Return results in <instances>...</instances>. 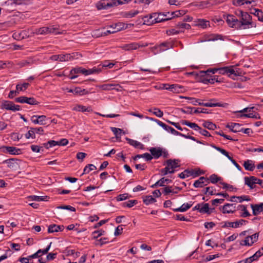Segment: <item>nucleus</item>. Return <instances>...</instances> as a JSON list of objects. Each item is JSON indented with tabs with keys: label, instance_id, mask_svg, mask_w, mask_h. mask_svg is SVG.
I'll return each mask as SVG.
<instances>
[{
	"label": "nucleus",
	"instance_id": "28",
	"mask_svg": "<svg viewBox=\"0 0 263 263\" xmlns=\"http://www.w3.org/2000/svg\"><path fill=\"white\" fill-rule=\"evenodd\" d=\"M194 175V170H185L183 172L179 174V177L180 178L184 179L191 176Z\"/></svg>",
	"mask_w": 263,
	"mask_h": 263
},
{
	"label": "nucleus",
	"instance_id": "34",
	"mask_svg": "<svg viewBox=\"0 0 263 263\" xmlns=\"http://www.w3.org/2000/svg\"><path fill=\"white\" fill-rule=\"evenodd\" d=\"M143 201L146 205H148L156 202V200L152 196L148 195L143 197Z\"/></svg>",
	"mask_w": 263,
	"mask_h": 263
},
{
	"label": "nucleus",
	"instance_id": "55",
	"mask_svg": "<svg viewBox=\"0 0 263 263\" xmlns=\"http://www.w3.org/2000/svg\"><path fill=\"white\" fill-rule=\"evenodd\" d=\"M163 193L164 195H167L169 193L177 194L178 193L177 191H174V189H172L171 186L165 187L163 189Z\"/></svg>",
	"mask_w": 263,
	"mask_h": 263
},
{
	"label": "nucleus",
	"instance_id": "26",
	"mask_svg": "<svg viewBox=\"0 0 263 263\" xmlns=\"http://www.w3.org/2000/svg\"><path fill=\"white\" fill-rule=\"evenodd\" d=\"M193 203L192 202H190V203H184L180 207L174 209V211L175 212H185L192 206Z\"/></svg>",
	"mask_w": 263,
	"mask_h": 263
},
{
	"label": "nucleus",
	"instance_id": "43",
	"mask_svg": "<svg viewBox=\"0 0 263 263\" xmlns=\"http://www.w3.org/2000/svg\"><path fill=\"white\" fill-rule=\"evenodd\" d=\"M211 146L212 147H213L214 148H215V149H216L217 151L220 152L223 155L226 156L228 159H230L231 156H230L229 153L228 152H227L225 149H224L221 147L216 146L214 144H211Z\"/></svg>",
	"mask_w": 263,
	"mask_h": 263
},
{
	"label": "nucleus",
	"instance_id": "61",
	"mask_svg": "<svg viewBox=\"0 0 263 263\" xmlns=\"http://www.w3.org/2000/svg\"><path fill=\"white\" fill-rule=\"evenodd\" d=\"M248 221L246 220L240 219L238 221L234 222V228H238L240 226L245 225Z\"/></svg>",
	"mask_w": 263,
	"mask_h": 263
},
{
	"label": "nucleus",
	"instance_id": "58",
	"mask_svg": "<svg viewBox=\"0 0 263 263\" xmlns=\"http://www.w3.org/2000/svg\"><path fill=\"white\" fill-rule=\"evenodd\" d=\"M105 231L102 230L95 231L92 233L93 237L94 239H97L100 236L104 235Z\"/></svg>",
	"mask_w": 263,
	"mask_h": 263
},
{
	"label": "nucleus",
	"instance_id": "11",
	"mask_svg": "<svg viewBox=\"0 0 263 263\" xmlns=\"http://www.w3.org/2000/svg\"><path fill=\"white\" fill-rule=\"evenodd\" d=\"M209 184L208 178L200 177L199 179L196 180L194 183V186L196 188L203 187Z\"/></svg>",
	"mask_w": 263,
	"mask_h": 263
},
{
	"label": "nucleus",
	"instance_id": "25",
	"mask_svg": "<svg viewBox=\"0 0 263 263\" xmlns=\"http://www.w3.org/2000/svg\"><path fill=\"white\" fill-rule=\"evenodd\" d=\"M4 163H7L8 167L12 169H16L18 166L17 160L14 159H9L5 160Z\"/></svg>",
	"mask_w": 263,
	"mask_h": 263
},
{
	"label": "nucleus",
	"instance_id": "4",
	"mask_svg": "<svg viewBox=\"0 0 263 263\" xmlns=\"http://www.w3.org/2000/svg\"><path fill=\"white\" fill-rule=\"evenodd\" d=\"M78 55L77 53H72L71 54H58L53 55L50 57V59L53 61H59L60 62H66L71 61L74 59L77 58L76 57Z\"/></svg>",
	"mask_w": 263,
	"mask_h": 263
},
{
	"label": "nucleus",
	"instance_id": "31",
	"mask_svg": "<svg viewBox=\"0 0 263 263\" xmlns=\"http://www.w3.org/2000/svg\"><path fill=\"white\" fill-rule=\"evenodd\" d=\"M181 123L183 125H187L195 130L198 131L199 129H200V127L195 123L190 122L187 120H183L181 121Z\"/></svg>",
	"mask_w": 263,
	"mask_h": 263
},
{
	"label": "nucleus",
	"instance_id": "32",
	"mask_svg": "<svg viewBox=\"0 0 263 263\" xmlns=\"http://www.w3.org/2000/svg\"><path fill=\"white\" fill-rule=\"evenodd\" d=\"M81 67H76L72 68L70 72V76H69V79L73 80L77 78L78 76L76 74L81 73Z\"/></svg>",
	"mask_w": 263,
	"mask_h": 263
},
{
	"label": "nucleus",
	"instance_id": "9",
	"mask_svg": "<svg viewBox=\"0 0 263 263\" xmlns=\"http://www.w3.org/2000/svg\"><path fill=\"white\" fill-rule=\"evenodd\" d=\"M162 89L168 90L174 93H179L182 91V87L177 84H163Z\"/></svg>",
	"mask_w": 263,
	"mask_h": 263
},
{
	"label": "nucleus",
	"instance_id": "7",
	"mask_svg": "<svg viewBox=\"0 0 263 263\" xmlns=\"http://www.w3.org/2000/svg\"><path fill=\"white\" fill-rule=\"evenodd\" d=\"M16 102L20 103H27L30 105H37L39 102L33 97L21 96L15 99Z\"/></svg>",
	"mask_w": 263,
	"mask_h": 263
},
{
	"label": "nucleus",
	"instance_id": "21",
	"mask_svg": "<svg viewBox=\"0 0 263 263\" xmlns=\"http://www.w3.org/2000/svg\"><path fill=\"white\" fill-rule=\"evenodd\" d=\"M154 13L148 15H145L142 17L144 24L151 25L155 24V21L154 17Z\"/></svg>",
	"mask_w": 263,
	"mask_h": 263
},
{
	"label": "nucleus",
	"instance_id": "14",
	"mask_svg": "<svg viewBox=\"0 0 263 263\" xmlns=\"http://www.w3.org/2000/svg\"><path fill=\"white\" fill-rule=\"evenodd\" d=\"M236 211L233 204L226 203L222 206V212L224 214L234 213Z\"/></svg>",
	"mask_w": 263,
	"mask_h": 263
},
{
	"label": "nucleus",
	"instance_id": "13",
	"mask_svg": "<svg viewBox=\"0 0 263 263\" xmlns=\"http://www.w3.org/2000/svg\"><path fill=\"white\" fill-rule=\"evenodd\" d=\"M201 206L199 208V212L202 214H210L212 213L214 209H210L209 204L207 203H200Z\"/></svg>",
	"mask_w": 263,
	"mask_h": 263
},
{
	"label": "nucleus",
	"instance_id": "33",
	"mask_svg": "<svg viewBox=\"0 0 263 263\" xmlns=\"http://www.w3.org/2000/svg\"><path fill=\"white\" fill-rule=\"evenodd\" d=\"M198 105L204 106L205 107H224V105L222 103H203L201 102L200 101H199Z\"/></svg>",
	"mask_w": 263,
	"mask_h": 263
},
{
	"label": "nucleus",
	"instance_id": "47",
	"mask_svg": "<svg viewBox=\"0 0 263 263\" xmlns=\"http://www.w3.org/2000/svg\"><path fill=\"white\" fill-rule=\"evenodd\" d=\"M139 12L138 10H132L129 12H125L123 14V16L126 18H132L138 14Z\"/></svg>",
	"mask_w": 263,
	"mask_h": 263
},
{
	"label": "nucleus",
	"instance_id": "30",
	"mask_svg": "<svg viewBox=\"0 0 263 263\" xmlns=\"http://www.w3.org/2000/svg\"><path fill=\"white\" fill-rule=\"evenodd\" d=\"M122 48L125 50H132L139 48V46L138 45V43L134 42L125 44L122 47Z\"/></svg>",
	"mask_w": 263,
	"mask_h": 263
},
{
	"label": "nucleus",
	"instance_id": "57",
	"mask_svg": "<svg viewBox=\"0 0 263 263\" xmlns=\"http://www.w3.org/2000/svg\"><path fill=\"white\" fill-rule=\"evenodd\" d=\"M108 242V238L104 237L101 238L100 239L97 240L95 242L96 246H102Z\"/></svg>",
	"mask_w": 263,
	"mask_h": 263
},
{
	"label": "nucleus",
	"instance_id": "27",
	"mask_svg": "<svg viewBox=\"0 0 263 263\" xmlns=\"http://www.w3.org/2000/svg\"><path fill=\"white\" fill-rule=\"evenodd\" d=\"M154 16L155 23L165 21L163 12L154 13Z\"/></svg>",
	"mask_w": 263,
	"mask_h": 263
},
{
	"label": "nucleus",
	"instance_id": "22",
	"mask_svg": "<svg viewBox=\"0 0 263 263\" xmlns=\"http://www.w3.org/2000/svg\"><path fill=\"white\" fill-rule=\"evenodd\" d=\"M237 209L241 211L240 215L241 217H247L251 215L247 210V206L246 205L240 204L237 206Z\"/></svg>",
	"mask_w": 263,
	"mask_h": 263
},
{
	"label": "nucleus",
	"instance_id": "40",
	"mask_svg": "<svg viewBox=\"0 0 263 263\" xmlns=\"http://www.w3.org/2000/svg\"><path fill=\"white\" fill-rule=\"evenodd\" d=\"M145 118L149 120H151V121H155L159 125L161 126L165 130H167V129L168 128V127L169 126L166 125L165 124H164V123H163L162 122H161V121L155 119L153 118L148 117L146 116Z\"/></svg>",
	"mask_w": 263,
	"mask_h": 263
},
{
	"label": "nucleus",
	"instance_id": "53",
	"mask_svg": "<svg viewBox=\"0 0 263 263\" xmlns=\"http://www.w3.org/2000/svg\"><path fill=\"white\" fill-rule=\"evenodd\" d=\"M197 25L200 26L202 28H205L208 26H210V23L209 21L204 20H199Z\"/></svg>",
	"mask_w": 263,
	"mask_h": 263
},
{
	"label": "nucleus",
	"instance_id": "3",
	"mask_svg": "<svg viewBox=\"0 0 263 263\" xmlns=\"http://www.w3.org/2000/svg\"><path fill=\"white\" fill-rule=\"evenodd\" d=\"M211 73L213 74V69L200 71L199 76L200 77L201 81L205 84L208 83L214 84L216 82L215 78H214L213 76H211Z\"/></svg>",
	"mask_w": 263,
	"mask_h": 263
},
{
	"label": "nucleus",
	"instance_id": "39",
	"mask_svg": "<svg viewBox=\"0 0 263 263\" xmlns=\"http://www.w3.org/2000/svg\"><path fill=\"white\" fill-rule=\"evenodd\" d=\"M114 26L116 27L115 29H114V30H110V31H109V32H117L120 31L122 29H124V28H126V27L125 26V25L124 23H120V22L114 24Z\"/></svg>",
	"mask_w": 263,
	"mask_h": 263
},
{
	"label": "nucleus",
	"instance_id": "19",
	"mask_svg": "<svg viewBox=\"0 0 263 263\" xmlns=\"http://www.w3.org/2000/svg\"><path fill=\"white\" fill-rule=\"evenodd\" d=\"M241 125L239 123H231L228 124L226 127L230 129L233 133H238L243 130V128L240 127Z\"/></svg>",
	"mask_w": 263,
	"mask_h": 263
},
{
	"label": "nucleus",
	"instance_id": "23",
	"mask_svg": "<svg viewBox=\"0 0 263 263\" xmlns=\"http://www.w3.org/2000/svg\"><path fill=\"white\" fill-rule=\"evenodd\" d=\"M152 156L158 159L162 155V150L160 148L152 147L149 149Z\"/></svg>",
	"mask_w": 263,
	"mask_h": 263
},
{
	"label": "nucleus",
	"instance_id": "29",
	"mask_svg": "<svg viewBox=\"0 0 263 263\" xmlns=\"http://www.w3.org/2000/svg\"><path fill=\"white\" fill-rule=\"evenodd\" d=\"M243 166L246 170L253 171L255 168V165L251 160H247L243 163Z\"/></svg>",
	"mask_w": 263,
	"mask_h": 263
},
{
	"label": "nucleus",
	"instance_id": "51",
	"mask_svg": "<svg viewBox=\"0 0 263 263\" xmlns=\"http://www.w3.org/2000/svg\"><path fill=\"white\" fill-rule=\"evenodd\" d=\"M166 131L170 132L171 133H172V134H173L174 135L180 136H182L183 137H187L186 136V135L177 132L174 128H173V127H172L171 126H168Z\"/></svg>",
	"mask_w": 263,
	"mask_h": 263
},
{
	"label": "nucleus",
	"instance_id": "49",
	"mask_svg": "<svg viewBox=\"0 0 263 263\" xmlns=\"http://www.w3.org/2000/svg\"><path fill=\"white\" fill-rule=\"evenodd\" d=\"M97 168L93 164H89L86 165L83 170V174H88L91 171L96 170Z\"/></svg>",
	"mask_w": 263,
	"mask_h": 263
},
{
	"label": "nucleus",
	"instance_id": "48",
	"mask_svg": "<svg viewBox=\"0 0 263 263\" xmlns=\"http://www.w3.org/2000/svg\"><path fill=\"white\" fill-rule=\"evenodd\" d=\"M73 91H74L75 95H79L81 96L88 93V91L85 89H82L80 87L75 88L73 89Z\"/></svg>",
	"mask_w": 263,
	"mask_h": 263
},
{
	"label": "nucleus",
	"instance_id": "8",
	"mask_svg": "<svg viewBox=\"0 0 263 263\" xmlns=\"http://www.w3.org/2000/svg\"><path fill=\"white\" fill-rule=\"evenodd\" d=\"M213 69V74L215 73L217 71L219 72V74H234L236 76L235 70L233 69L232 67H223L220 68H214Z\"/></svg>",
	"mask_w": 263,
	"mask_h": 263
},
{
	"label": "nucleus",
	"instance_id": "37",
	"mask_svg": "<svg viewBox=\"0 0 263 263\" xmlns=\"http://www.w3.org/2000/svg\"><path fill=\"white\" fill-rule=\"evenodd\" d=\"M47 32L48 34L52 33L54 34H60L61 33V32L58 31V28L55 26H50L46 27Z\"/></svg>",
	"mask_w": 263,
	"mask_h": 263
},
{
	"label": "nucleus",
	"instance_id": "20",
	"mask_svg": "<svg viewBox=\"0 0 263 263\" xmlns=\"http://www.w3.org/2000/svg\"><path fill=\"white\" fill-rule=\"evenodd\" d=\"M256 0H233L232 4L236 7H239L244 5H250Z\"/></svg>",
	"mask_w": 263,
	"mask_h": 263
},
{
	"label": "nucleus",
	"instance_id": "59",
	"mask_svg": "<svg viewBox=\"0 0 263 263\" xmlns=\"http://www.w3.org/2000/svg\"><path fill=\"white\" fill-rule=\"evenodd\" d=\"M25 137L26 139H29L30 138L34 139L35 135L32 130V127H30L29 130L25 135Z\"/></svg>",
	"mask_w": 263,
	"mask_h": 263
},
{
	"label": "nucleus",
	"instance_id": "63",
	"mask_svg": "<svg viewBox=\"0 0 263 263\" xmlns=\"http://www.w3.org/2000/svg\"><path fill=\"white\" fill-rule=\"evenodd\" d=\"M57 225L53 224L49 226L48 228V232L49 233H52L53 232H58Z\"/></svg>",
	"mask_w": 263,
	"mask_h": 263
},
{
	"label": "nucleus",
	"instance_id": "6",
	"mask_svg": "<svg viewBox=\"0 0 263 263\" xmlns=\"http://www.w3.org/2000/svg\"><path fill=\"white\" fill-rule=\"evenodd\" d=\"M1 108L13 111H19L21 109L20 105H15L13 102L7 100H3L2 102Z\"/></svg>",
	"mask_w": 263,
	"mask_h": 263
},
{
	"label": "nucleus",
	"instance_id": "18",
	"mask_svg": "<svg viewBox=\"0 0 263 263\" xmlns=\"http://www.w3.org/2000/svg\"><path fill=\"white\" fill-rule=\"evenodd\" d=\"M172 182L171 179L165 178L164 177L162 178L158 181H157L154 184L151 185L152 188H156L157 186H164L165 185V183L168 184Z\"/></svg>",
	"mask_w": 263,
	"mask_h": 263
},
{
	"label": "nucleus",
	"instance_id": "1",
	"mask_svg": "<svg viewBox=\"0 0 263 263\" xmlns=\"http://www.w3.org/2000/svg\"><path fill=\"white\" fill-rule=\"evenodd\" d=\"M236 14L241 17L240 20L233 15L229 14L227 16L226 22L230 27L235 29H246L256 27V25L251 21L252 16L247 12L239 10L236 12Z\"/></svg>",
	"mask_w": 263,
	"mask_h": 263
},
{
	"label": "nucleus",
	"instance_id": "42",
	"mask_svg": "<svg viewBox=\"0 0 263 263\" xmlns=\"http://www.w3.org/2000/svg\"><path fill=\"white\" fill-rule=\"evenodd\" d=\"M33 33L37 35H46L47 34L46 27H43L40 28L35 29Z\"/></svg>",
	"mask_w": 263,
	"mask_h": 263
},
{
	"label": "nucleus",
	"instance_id": "54",
	"mask_svg": "<svg viewBox=\"0 0 263 263\" xmlns=\"http://www.w3.org/2000/svg\"><path fill=\"white\" fill-rule=\"evenodd\" d=\"M138 203L137 200H128L127 202H125L123 203V206L124 207H128L132 208L134 205Z\"/></svg>",
	"mask_w": 263,
	"mask_h": 263
},
{
	"label": "nucleus",
	"instance_id": "12",
	"mask_svg": "<svg viewBox=\"0 0 263 263\" xmlns=\"http://www.w3.org/2000/svg\"><path fill=\"white\" fill-rule=\"evenodd\" d=\"M179 161L176 159H168L166 161V167L169 171H175L174 169L180 166Z\"/></svg>",
	"mask_w": 263,
	"mask_h": 263
},
{
	"label": "nucleus",
	"instance_id": "41",
	"mask_svg": "<svg viewBox=\"0 0 263 263\" xmlns=\"http://www.w3.org/2000/svg\"><path fill=\"white\" fill-rule=\"evenodd\" d=\"M204 128H208L210 130H214L216 128V125L210 121H205L202 124Z\"/></svg>",
	"mask_w": 263,
	"mask_h": 263
},
{
	"label": "nucleus",
	"instance_id": "38",
	"mask_svg": "<svg viewBox=\"0 0 263 263\" xmlns=\"http://www.w3.org/2000/svg\"><path fill=\"white\" fill-rule=\"evenodd\" d=\"M29 199L32 201H47V198L48 197L46 196H38L36 195L30 196L28 197Z\"/></svg>",
	"mask_w": 263,
	"mask_h": 263
},
{
	"label": "nucleus",
	"instance_id": "16",
	"mask_svg": "<svg viewBox=\"0 0 263 263\" xmlns=\"http://www.w3.org/2000/svg\"><path fill=\"white\" fill-rule=\"evenodd\" d=\"M253 214L256 216L261 212H263V203L260 204H251Z\"/></svg>",
	"mask_w": 263,
	"mask_h": 263
},
{
	"label": "nucleus",
	"instance_id": "46",
	"mask_svg": "<svg viewBox=\"0 0 263 263\" xmlns=\"http://www.w3.org/2000/svg\"><path fill=\"white\" fill-rule=\"evenodd\" d=\"M221 177H218L217 175L214 174L211 175L210 177L208 178L209 179V184L210 183V182H211L212 183H216L218 181H220L221 180Z\"/></svg>",
	"mask_w": 263,
	"mask_h": 263
},
{
	"label": "nucleus",
	"instance_id": "64",
	"mask_svg": "<svg viewBox=\"0 0 263 263\" xmlns=\"http://www.w3.org/2000/svg\"><path fill=\"white\" fill-rule=\"evenodd\" d=\"M195 108L192 107H186L181 109V111L185 114H191L193 113Z\"/></svg>",
	"mask_w": 263,
	"mask_h": 263
},
{
	"label": "nucleus",
	"instance_id": "56",
	"mask_svg": "<svg viewBox=\"0 0 263 263\" xmlns=\"http://www.w3.org/2000/svg\"><path fill=\"white\" fill-rule=\"evenodd\" d=\"M253 14L258 17L259 21L263 22V13L259 9H254Z\"/></svg>",
	"mask_w": 263,
	"mask_h": 263
},
{
	"label": "nucleus",
	"instance_id": "52",
	"mask_svg": "<svg viewBox=\"0 0 263 263\" xmlns=\"http://www.w3.org/2000/svg\"><path fill=\"white\" fill-rule=\"evenodd\" d=\"M29 86L28 83H24L23 84H17L16 89L19 91H25Z\"/></svg>",
	"mask_w": 263,
	"mask_h": 263
},
{
	"label": "nucleus",
	"instance_id": "45",
	"mask_svg": "<svg viewBox=\"0 0 263 263\" xmlns=\"http://www.w3.org/2000/svg\"><path fill=\"white\" fill-rule=\"evenodd\" d=\"M177 27L180 29V30H182L183 31V30L184 29H190L191 28V26L189 24L182 23V22H179L177 24Z\"/></svg>",
	"mask_w": 263,
	"mask_h": 263
},
{
	"label": "nucleus",
	"instance_id": "10",
	"mask_svg": "<svg viewBox=\"0 0 263 263\" xmlns=\"http://www.w3.org/2000/svg\"><path fill=\"white\" fill-rule=\"evenodd\" d=\"M117 6L116 2H109L108 0H102L99 2L97 5L99 10L107 9L113 6Z\"/></svg>",
	"mask_w": 263,
	"mask_h": 263
},
{
	"label": "nucleus",
	"instance_id": "50",
	"mask_svg": "<svg viewBox=\"0 0 263 263\" xmlns=\"http://www.w3.org/2000/svg\"><path fill=\"white\" fill-rule=\"evenodd\" d=\"M43 145L47 149H48L50 147L58 145V141H55L54 140H50L48 142L44 143Z\"/></svg>",
	"mask_w": 263,
	"mask_h": 263
},
{
	"label": "nucleus",
	"instance_id": "35",
	"mask_svg": "<svg viewBox=\"0 0 263 263\" xmlns=\"http://www.w3.org/2000/svg\"><path fill=\"white\" fill-rule=\"evenodd\" d=\"M139 158H144L146 161H150L153 159V156L148 153H144L142 155H137L135 156L134 160H136Z\"/></svg>",
	"mask_w": 263,
	"mask_h": 263
},
{
	"label": "nucleus",
	"instance_id": "62",
	"mask_svg": "<svg viewBox=\"0 0 263 263\" xmlns=\"http://www.w3.org/2000/svg\"><path fill=\"white\" fill-rule=\"evenodd\" d=\"M240 245L241 246H251L252 245V241H251L249 238L247 236L244 240L240 242Z\"/></svg>",
	"mask_w": 263,
	"mask_h": 263
},
{
	"label": "nucleus",
	"instance_id": "44",
	"mask_svg": "<svg viewBox=\"0 0 263 263\" xmlns=\"http://www.w3.org/2000/svg\"><path fill=\"white\" fill-rule=\"evenodd\" d=\"M6 149L7 152L12 155H17L20 151V149L12 146H7L6 147Z\"/></svg>",
	"mask_w": 263,
	"mask_h": 263
},
{
	"label": "nucleus",
	"instance_id": "15",
	"mask_svg": "<svg viewBox=\"0 0 263 263\" xmlns=\"http://www.w3.org/2000/svg\"><path fill=\"white\" fill-rule=\"evenodd\" d=\"M46 116L44 115L36 116L34 115L31 117V120L34 124H39L40 125H44L43 122L45 121Z\"/></svg>",
	"mask_w": 263,
	"mask_h": 263
},
{
	"label": "nucleus",
	"instance_id": "36",
	"mask_svg": "<svg viewBox=\"0 0 263 263\" xmlns=\"http://www.w3.org/2000/svg\"><path fill=\"white\" fill-rule=\"evenodd\" d=\"M240 117H247V118H255L258 119L259 118L258 114L256 112H254L252 110L251 112H248V114H243L240 115Z\"/></svg>",
	"mask_w": 263,
	"mask_h": 263
},
{
	"label": "nucleus",
	"instance_id": "24",
	"mask_svg": "<svg viewBox=\"0 0 263 263\" xmlns=\"http://www.w3.org/2000/svg\"><path fill=\"white\" fill-rule=\"evenodd\" d=\"M126 140L128 141V143L130 145L135 147V148H138L141 149H143L144 148V145L135 140L130 139L129 138H127Z\"/></svg>",
	"mask_w": 263,
	"mask_h": 263
},
{
	"label": "nucleus",
	"instance_id": "60",
	"mask_svg": "<svg viewBox=\"0 0 263 263\" xmlns=\"http://www.w3.org/2000/svg\"><path fill=\"white\" fill-rule=\"evenodd\" d=\"M214 190L215 189H214L213 187H206L204 189H203V193L204 194H209L211 195H215V193H214Z\"/></svg>",
	"mask_w": 263,
	"mask_h": 263
},
{
	"label": "nucleus",
	"instance_id": "5",
	"mask_svg": "<svg viewBox=\"0 0 263 263\" xmlns=\"http://www.w3.org/2000/svg\"><path fill=\"white\" fill-rule=\"evenodd\" d=\"M245 184L248 186L250 189H254L256 184L261 185V180L255 176L245 177L244 178Z\"/></svg>",
	"mask_w": 263,
	"mask_h": 263
},
{
	"label": "nucleus",
	"instance_id": "2",
	"mask_svg": "<svg viewBox=\"0 0 263 263\" xmlns=\"http://www.w3.org/2000/svg\"><path fill=\"white\" fill-rule=\"evenodd\" d=\"M174 47V44L170 42H164L152 47L151 50L154 54H157Z\"/></svg>",
	"mask_w": 263,
	"mask_h": 263
},
{
	"label": "nucleus",
	"instance_id": "17",
	"mask_svg": "<svg viewBox=\"0 0 263 263\" xmlns=\"http://www.w3.org/2000/svg\"><path fill=\"white\" fill-rule=\"evenodd\" d=\"M97 87L102 90L108 91L113 90L114 88L113 87H119L121 88V86L118 84H104L103 85H97Z\"/></svg>",
	"mask_w": 263,
	"mask_h": 263
}]
</instances>
